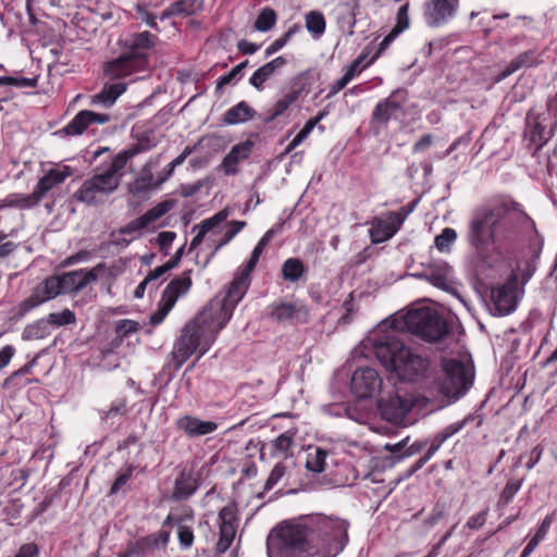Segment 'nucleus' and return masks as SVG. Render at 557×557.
<instances>
[{
    "label": "nucleus",
    "mask_w": 557,
    "mask_h": 557,
    "mask_svg": "<svg viewBox=\"0 0 557 557\" xmlns=\"http://www.w3.org/2000/svg\"><path fill=\"white\" fill-rule=\"evenodd\" d=\"M346 535L342 522L315 517L284 520L267 537L268 557H312L342 550L341 537Z\"/></svg>",
    "instance_id": "nucleus-1"
},
{
    "label": "nucleus",
    "mask_w": 557,
    "mask_h": 557,
    "mask_svg": "<svg viewBox=\"0 0 557 557\" xmlns=\"http://www.w3.org/2000/svg\"><path fill=\"white\" fill-rule=\"evenodd\" d=\"M516 227L534 228V221L513 201H497L474 211L468 226V242L479 251L486 250L497 237H506Z\"/></svg>",
    "instance_id": "nucleus-2"
},
{
    "label": "nucleus",
    "mask_w": 557,
    "mask_h": 557,
    "mask_svg": "<svg viewBox=\"0 0 557 557\" xmlns=\"http://www.w3.org/2000/svg\"><path fill=\"white\" fill-rule=\"evenodd\" d=\"M223 327L218 325L214 315L203 308L191 321L184 325L180 336L174 342L171 356L175 367L181 368L196 351L200 356L205 355Z\"/></svg>",
    "instance_id": "nucleus-3"
},
{
    "label": "nucleus",
    "mask_w": 557,
    "mask_h": 557,
    "mask_svg": "<svg viewBox=\"0 0 557 557\" xmlns=\"http://www.w3.org/2000/svg\"><path fill=\"white\" fill-rule=\"evenodd\" d=\"M374 354L384 368L403 382L419 380L429 367L426 359L389 334L374 344Z\"/></svg>",
    "instance_id": "nucleus-4"
},
{
    "label": "nucleus",
    "mask_w": 557,
    "mask_h": 557,
    "mask_svg": "<svg viewBox=\"0 0 557 557\" xmlns=\"http://www.w3.org/2000/svg\"><path fill=\"white\" fill-rule=\"evenodd\" d=\"M393 326L399 331L407 330L430 343L438 342L449 333L446 320L435 310L426 307L409 310L396 318Z\"/></svg>",
    "instance_id": "nucleus-5"
},
{
    "label": "nucleus",
    "mask_w": 557,
    "mask_h": 557,
    "mask_svg": "<svg viewBox=\"0 0 557 557\" xmlns=\"http://www.w3.org/2000/svg\"><path fill=\"white\" fill-rule=\"evenodd\" d=\"M249 270L242 268L231 282L225 296L214 298L205 307L218 320V325L225 326L232 318L237 304L244 298L250 284Z\"/></svg>",
    "instance_id": "nucleus-6"
},
{
    "label": "nucleus",
    "mask_w": 557,
    "mask_h": 557,
    "mask_svg": "<svg viewBox=\"0 0 557 557\" xmlns=\"http://www.w3.org/2000/svg\"><path fill=\"white\" fill-rule=\"evenodd\" d=\"M117 188V180L102 171L85 180L73 196L77 201L87 206H98L103 203Z\"/></svg>",
    "instance_id": "nucleus-7"
},
{
    "label": "nucleus",
    "mask_w": 557,
    "mask_h": 557,
    "mask_svg": "<svg viewBox=\"0 0 557 557\" xmlns=\"http://www.w3.org/2000/svg\"><path fill=\"white\" fill-rule=\"evenodd\" d=\"M64 294L63 282L61 275H53L47 277L44 282L38 284L29 297L25 298L13 310V318L16 320L22 319L30 310L39 307L48 300H51Z\"/></svg>",
    "instance_id": "nucleus-8"
},
{
    "label": "nucleus",
    "mask_w": 557,
    "mask_h": 557,
    "mask_svg": "<svg viewBox=\"0 0 557 557\" xmlns=\"http://www.w3.org/2000/svg\"><path fill=\"white\" fill-rule=\"evenodd\" d=\"M190 273L191 270L185 271L181 276L171 281L165 287L158 311L150 317V323L152 325L160 324L172 310L178 297L188 292L191 286Z\"/></svg>",
    "instance_id": "nucleus-9"
},
{
    "label": "nucleus",
    "mask_w": 557,
    "mask_h": 557,
    "mask_svg": "<svg viewBox=\"0 0 557 557\" xmlns=\"http://www.w3.org/2000/svg\"><path fill=\"white\" fill-rule=\"evenodd\" d=\"M408 91L399 88L376 103L372 111L371 123L379 126H386L392 119L398 114H406L405 104L408 102Z\"/></svg>",
    "instance_id": "nucleus-10"
},
{
    "label": "nucleus",
    "mask_w": 557,
    "mask_h": 557,
    "mask_svg": "<svg viewBox=\"0 0 557 557\" xmlns=\"http://www.w3.org/2000/svg\"><path fill=\"white\" fill-rule=\"evenodd\" d=\"M383 381L377 371L372 368L357 369L350 381L351 392L358 398L373 397L382 387Z\"/></svg>",
    "instance_id": "nucleus-11"
},
{
    "label": "nucleus",
    "mask_w": 557,
    "mask_h": 557,
    "mask_svg": "<svg viewBox=\"0 0 557 557\" xmlns=\"http://www.w3.org/2000/svg\"><path fill=\"white\" fill-rule=\"evenodd\" d=\"M412 406L413 403L410 398L399 394L382 397L377 401L381 417L395 424H401L404 422Z\"/></svg>",
    "instance_id": "nucleus-12"
},
{
    "label": "nucleus",
    "mask_w": 557,
    "mask_h": 557,
    "mask_svg": "<svg viewBox=\"0 0 557 557\" xmlns=\"http://www.w3.org/2000/svg\"><path fill=\"white\" fill-rule=\"evenodd\" d=\"M157 37L149 32H141L132 35L128 39L123 41V52L129 58L135 60L137 64L147 67L148 57L147 50L156 45Z\"/></svg>",
    "instance_id": "nucleus-13"
},
{
    "label": "nucleus",
    "mask_w": 557,
    "mask_h": 557,
    "mask_svg": "<svg viewBox=\"0 0 557 557\" xmlns=\"http://www.w3.org/2000/svg\"><path fill=\"white\" fill-rule=\"evenodd\" d=\"M74 174V170L64 164L55 165L54 168L46 171L42 177L39 178L37 185L33 190V202H40V200L55 186L65 182V180Z\"/></svg>",
    "instance_id": "nucleus-14"
},
{
    "label": "nucleus",
    "mask_w": 557,
    "mask_h": 557,
    "mask_svg": "<svg viewBox=\"0 0 557 557\" xmlns=\"http://www.w3.org/2000/svg\"><path fill=\"white\" fill-rule=\"evenodd\" d=\"M104 271V264L98 263L92 269H79L61 274L64 294L78 293L90 283L98 280L101 272Z\"/></svg>",
    "instance_id": "nucleus-15"
},
{
    "label": "nucleus",
    "mask_w": 557,
    "mask_h": 557,
    "mask_svg": "<svg viewBox=\"0 0 557 557\" xmlns=\"http://www.w3.org/2000/svg\"><path fill=\"white\" fill-rule=\"evenodd\" d=\"M270 317L278 323H304L308 320V308L298 301L273 302L270 307Z\"/></svg>",
    "instance_id": "nucleus-16"
},
{
    "label": "nucleus",
    "mask_w": 557,
    "mask_h": 557,
    "mask_svg": "<svg viewBox=\"0 0 557 557\" xmlns=\"http://www.w3.org/2000/svg\"><path fill=\"white\" fill-rule=\"evenodd\" d=\"M459 0H430L424 5V17L429 26L435 27L454 16Z\"/></svg>",
    "instance_id": "nucleus-17"
},
{
    "label": "nucleus",
    "mask_w": 557,
    "mask_h": 557,
    "mask_svg": "<svg viewBox=\"0 0 557 557\" xmlns=\"http://www.w3.org/2000/svg\"><path fill=\"white\" fill-rule=\"evenodd\" d=\"M110 121V115L107 113H96L89 110L79 111L73 120L58 132L66 136L82 135L91 124H106Z\"/></svg>",
    "instance_id": "nucleus-18"
},
{
    "label": "nucleus",
    "mask_w": 557,
    "mask_h": 557,
    "mask_svg": "<svg viewBox=\"0 0 557 557\" xmlns=\"http://www.w3.org/2000/svg\"><path fill=\"white\" fill-rule=\"evenodd\" d=\"M446 381L445 385L451 388L454 394H463L471 385V379L462 362L448 360L445 362Z\"/></svg>",
    "instance_id": "nucleus-19"
},
{
    "label": "nucleus",
    "mask_w": 557,
    "mask_h": 557,
    "mask_svg": "<svg viewBox=\"0 0 557 557\" xmlns=\"http://www.w3.org/2000/svg\"><path fill=\"white\" fill-rule=\"evenodd\" d=\"M146 67L137 64L135 60L122 52L120 57L107 62L103 66L104 75L110 79L127 77L134 73L141 72Z\"/></svg>",
    "instance_id": "nucleus-20"
},
{
    "label": "nucleus",
    "mask_w": 557,
    "mask_h": 557,
    "mask_svg": "<svg viewBox=\"0 0 557 557\" xmlns=\"http://www.w3.org/2000/svg\"><path fill=\"white\" fill-rule=\"evenodd\" d=\"M492 300L499 314H508L516 309L517 295L513 283H507L492 289Z\"/></svg>",
    "instance_id": "nucleus-21"
},
{
    "label": "nucleus",
    "mask_w": 557,
    "mask_h": 557,
    "mask_svg": "<svg viewBox=\"0 0 557 557\" xmlns=\"http://www.w3.org/2000/svg\"><path fill=\"white\" fill-rule=\"evenodd\" d=\"M253 143L246 140L232 147L231 151L223 158L220 168L225 175H234L238 172V164L246 160L252 150Z\"/></svg>",
    "instance_id": "nucleus-22"
},
{
    "label": "nucleus",
    "mask_w": 557,
    "mask_h": 557,
    "mask_svg": "<svg viewBox=\"0 0 557 557\" xmlns=\"http://www.w3.org/2000/svg\"><path fill=\"white\" fill-rule=\"evenodd\" d=\"M157 166V162L148 161L144 164L141 168L138 176L128 184V191L133 196H141L143 194L147 193L149 189H151L156 185V182L153 180V169Z\"/></svg>",
    "instance_id": "nucleus-23"
},
{
    "label": "nucleus",
    "mask_w": 557,
    "mask_h": 557,
    "mask_svg": "<svg viewBox=\"0 0 557 557\" xmlns=\"http://www.w3.org/2000/svg\"><path fill=\"white\" fill-rule=\"evenodd\" d=\"M198 482L193 470L184 468L175 480L172 497L175 500H185L196 492Z\"/></svg>",
    "instance_id": "nucleus-24"
},
{
    "label": "nucleus",
    "mask_w": 557,
    "mask_h": 557,
    "mask_svg": "<svg viewBox=\"0 0 557 557\" xmlns=\"http://www.w3.org/2000/svg\"><path fill=\"white\" fill-rule=\"evenodd\" d=\"M178 428L189 436H202L214 432L218 424L213 421H202L194 417H184L177 422Z\"/></svg>",
    "instance_id": "nucleus-25"
},
{
    "label": "nucleus",
    "mask_w": 557,
    "mask_h": 557,
    "mask_svg": "<svg viewBox=\"0 0 557 557\" xmlns=\"http://www.w3.org/2000/svg\"><path fill=\"white\" fill-rule=\"evenodd\" d=\"M125 90V83L106 84L99 94L91 96L90 104L104 108L111 107Z\"/></svg>",
    "instance_id": "nucleus-26"
},
{
    "label": "nucleus",
    "mask_w": 557,
    "mask_h": 557,
    "mask_svg": "<svg viewBox=\"0 0 557 557\" xmlns=\"http://www.w3.org/2000/svg\"><path fill=\"white\" fill-rule=\"evenodd\" d=\"M287 63L283 57H277L272 61L260 66L250 77L249 83L257 89H261L263 84L272 77L276 71L282 69Z\"/></svg>",
    "instance_id": "nucleus-27"
},
{
    "label": "nucleus",
    "mask_w": 557,
    "mask_h": 557,
    "mask_svg": "<svg viewBox=\"0 0 557 557\" xmlns=\"http://www.w3.org/2000/svg\"><path fill=\"white\" fill-rule=\"evenodd\" d=\"M426 280L434 286L448 289L451 283V268L446 262L432 264L425 272Z\"/></svg>",
    "instance_id": "nucleus-28"
},
{
    "label": "nucleus",
    "mask_w": 557,
    "mask_h": 557,
    "mask_svg": "<svg viewBox=\"0 0 557 557\" xmlns=\"http://www.w3.org/2000/svg\"><path fill=\"white\" fill-rule=\"evenodd\" d=\"M141 151L139 147H135L128 150L119 152L113 159L110 165L103 170L107 175H111L117 180V186H120L123 177V171L129 159L135 157Z\"/></svg>",
    "instance_id": "nucleus-29"
},
{
    "label": "nucleus",
    "mask_w": 557,
    "mask_h": 557,
    "mask_svg": "<svg viewBox=\"0 0 557 557\" xmlns=\"http://www.w3.org/2000/svg\"><path fill=\"white\" fill-rule=\"evenodd\" d=\"M255 115L256 111L246 101H240L223 114V122L227 125H235L250 121Z\"/></svg>",
    "instance_id": "nucleus-30"
},
{
    "label": "nucleus",
    "mask_w": 557,
    "mask_h": 557,
    "mask_svg": "<svg viewBox=\"0 0 557 557\" xmlns=\"http://www.w3.org/2000/svg\"><path fill=\"white\" fill-rule=\"evenodd\" d=\"M296 431L293 429L280 434L272 442V455L283 457L284 459L292 456V448L295 445Z\"/></svg>",
    "instance_id": "nucleus-31"
},
{
    "label": "nucleus",
    "mask_w": 557,
    "mask_h": 557,
    "mask_svg": "<svg viewBox=\"0 0 557 557\" xmlns=\"http://www.w3.org/2000/svg\"><path fill=\"white\" fill-rule=\"evenodd\" d=\"M539 64V59L535 55L534 51L529 50L521 54H519L517 58H515L507 67L499 74V79H505L506 77L510 76L515 72H517L520 69L523 67H532Z\"/></svg>",
    "instance_id": "nucleus-32"
},
{
    "label": "nucleus",
    "mask_w": 557,
    "mask_h": 557,
    "mask_svg": "<svg viewBox=\"0 0 557 557\" xmlns=\"http://www.w3.org/2000/svg\"><path fill=\"white\" fill-rule=\"evenodd\" d=\"M329 453L321 447H314L307 454L306 469L313 473H322L325 470V460Z\"/></svg>",
    "instance_id": "nucleus-33"
},
{
    "label": "nucleus",
    "mask_w": 557,
    "mask_h": 557,
    "mask_svg": "<svg viewBox=\"0 0 557 557\" xmlns=\"http://www.w3.org/2000/svg\"><path fill=\"white\" fill-rule=\"evenodd\" d=\"M50 334V327L46 319H39L25 326L22 333L24 341L41 339Z\"/></svg>",
    "instance_id": "nucleus-34"
},
{
    "label": "nucleus",
    "mask_w": 557,
    "mask_h": 557,
    "mask_svg": "<svg viewBox=\"0 0 557 557\" xmlns=\"http://www.w3.org/2000/svg\"><path fill=\"white\" fill-rule=\"evenodd\" d=\"M235 534V523H220V539L216 543V552L220 554L225 553L234 541Z\"/></svg>",
    "instance_id": "nucleus-35"
},
{
    "label": "nucleus",
    "mask_w": 557,
    "mask_h": 557,
    "mask_svg": "<svg viewBox=\"0 0 557 557\" xmlns=\"http://www.w3.org/2000/svg\"><path fill=\"white\" fill-rule=\"evenodd\" d=\"M305 268L302 262L296 258L287 259L282 267V274L286 281L296 282L304 274Z\"/></svg>",
    "instance_id": "nucleus-36"
},
{
    "label": "nucleus",
    "mask_w": 557,
    "mask_h": 557,
    "mask_svg": "<svg viewBox=\"0 0 557 557\" xmlns=\"http://www.w3.org/2000/svg\"><path fill=\"white\" fill-rule=\"evenodd\" d=\"M173 206L174 203L171 200L162 201L154 206L153 208L149 209L140 218L148 227L151 223L166 214L173 208Z\"/></svg>",
    "instance_id": "nucleus-37"
},
{
    "label": "nucleus",
    "mask_w": 557,
    "mask_h": 557,
    "mask_svg": "<svg viewBox=\"0 0 557 557\" xmlns=\"http://www.w3.org/2000/svg\"><path fill=\"white\" fill-rule=\"evenodd\" d=\"M306 27L315 36H321L325 30V18L319 11H310L306 14Z\"/></svg>",
    "instance_id": "nucleus-38"
},
{
    "label": "nucleus",
    "mask_w": 557,
    "mask_h": 557,
    "mask_svg": "<svg viewBox=\"0 0 557 557\" xmlns=\"http://www.w3.org/2000/svg\"><path fill=\"white\" fill-rule=\"evenodd\" d=\"M49 326L60 327L76 322L75 313L70 309H64L61 312L49 313L46 318Z\"/></svg>",
    "instance_id": "nucleus-39"
},
{
    "label": "nucleus",
    "mask_w": 557,
    "mask_h": 557,
    "mask_svg": "<svg viewBox=\"0 0 557 557\" xmlns=\"http://www.w3.org/2000/svg\"><path fill=\"white\" fill-rule=\"evenodd\" d=\"M246 226L245 221H232L230 223V228L224 233L221 240L215 246L214 250L211 252L209 259L207 260V263L211 258L214 257V255L226 244H228L244 227Z\"/></svg>",
    "instance_id": "nucleus-40"
},
{
    "label": "nucleus",
    "mask_w": 557,
    "mask_h": 557,
    "mask_svg": "<svg viewBox=\"0 0 557 557\" xmlns=\"http://www.w3.org/2000/svg\"><path fill=\"white\" fill-rule=\"evenodd\" d=\"M275 22L276 14L274 10L265 8L259 13L255 22V28L259 32H268L275 25Z\"/></svg>",
    "instance_id": "nucleus-41"
},
{
    "label": "nucleus",
    "mask_w": 557,
    "mask_h": 557,
    "mask_svg": "<svg viewBox=\"0 0 557 557\" xmlns=\"http://www.w3.org/2000/svg\"><path fill=\"white\" fill-rule=\"evenodd\" d=\"M272 236H273L272 230H269L268 232H265V234L262 236V238L258 242L257 246L252 250V253H251L247 264L244 267L245 269L252 271L256 268L263 249L265 248V246L268 245V243L270 242Z\"/></svg>",
    "instance_id": "nucleus-42"
},
{
    "label": "nucleus",
    "mask_w": 557,
    "mask_h": 557,
    "mask_svg": "<svg viewBox=\"0 0 557 557\" xmlns=\"http://www.w3.org/2000/svg\"><path fill=\"white\" fill-rule=\"evenodd\" d=\"M548 528H549V522L547 521V519H545L542 522V524L539 528V530L536 531V533L534 534V536L530 540V542L524 547L523 552L521 553V557H529L533 553V550L536 548V546L546 536Z\"/></svg>",
    "instance_id": "nucleus-43"
},
{
    "label": "nucleus",
    "mask_w": 557,
    "mask_h": 557,
    "mask_svg": "<svg viewBox=\"0 0 557 557\" xmlns=\"http://www.w3.org/2000/svg\"><path fill=\"white\" fill-rule=\"evenodd\" d=\"M170 5L172 8L174 16L191 15L199 8V4L196 2V0H177L171 3Z\"/></svg>",
    "instance_id": "nucleus-44"
},
{
    "label": "nucleus",
    "mask_w": 557,
    "mask_h": 557,
    "mask_svg": "<svg viewBox=\"0 0 557 557\" xmlns=\"http://www.w3.org/2000/svg\"><path fill=\"white\" fill-rule=\"evenodd\" d=\"M409 4L401 5L397 12V22L394 28L389 32L391 38H396L401 32L409 27Z\"/></svg>",
    "instance_id": "nucleus-45"
},
{
    "label": "nucleus",
    "mask_w": 557,
    "mask_h": 557,
    "mask_svg": "<svg viewBox=\"0 0 557 557\" xmlns=\"http://www.w3.org/2000/svg\"><path fill=\"white\" fill-rule=\"evenodd\" d=\"M230 215V211L227 208L222 209L221 211L216 212L214 215H212L209 219L203 220L200 224L195 225L194 230L200 228L206 234L214 228L216 225L225 221Z\"/></svg>",
    "instance_id": "nucleus-46"
},
{
    "label": "nucleus",
    "mask_w": 557,
    "mask_h": 557,
    "mask_svg": "<svg viewBox=\"0 0 557 557\" xmlns=\"http://www.w3.org/2000/svg\"><path fill=\"white\" fill-rule=\"evenodd\" d=\"M409 211H406L404 208L398 212H391L386 219L380 220L395 234L407 219Z\"/></svg>",
    "instance_id": "nucleus-47"
},
{
    "label": "nucleus",
    "mask_w": 557,
    "mask_h": 557,
    "mask_svg": "<svg viewBox=\"0 0 557 557\" xmlns=\"http://www.w3.org/2000/svg\"><path fill=\"white\" fill-rule=\"evenodd\" d=\"M370 235L373 243H382L391 238L394 233L380 220L375 221L370 230Z\"/></svg>",
    "instance_id": "nucleus-48"
},
{
    "label": "nucleus",
    "mask_w": 557,
    "mask_h": 557,
    "mask_svg": "<svg viewBox=\"0 0 557 557\" xmlns=\"http://www.w3.org/2000/svg\"><path fill=\"white\" fill-rule=\"evenodd\" d=\"M138 326L139 324L133 320H120L115 326V333L119 339L114 345L119 346L123 337L127 336L131 333L137 332Z\"/></svg>",
    "instance_id": "nucleus-49"
},
{
    "label": "nucleus",
    "mask_w": 557,
    "mask_h": 557,
    "mask_svg": "<svg viewBox=\"0 0 557 557\" xmlns=\"http://www.w3.org/2000/svg\"><path fill=\"white\" fill-rule=\"evenodd\" d=\"M37 81L35 78L27 77H13V76H1L0 86H14L17 88L36 87Z\"/></svg>",
    "instance_id": "nucleus-50"
},
{
    "label": "nucleus",
    "mask_w": 557,
    "mask_h": 557,
    "mask_svg": "<svg viewBox=\"0 0 557 557\" xmlns=\"http://www.w3.org/2000/svg\"><path fill=\"white\" fill-rule=\"evenodd\" d=\"M446 516V507L444 504L437 503L429 513V516L424 519L423 524L430 529L438 524L441 520Z\"/></svg>",
    "instance_id": "nucleus-51"
},
{
    "label": "nucleus",
    "mask_w": 557,
    "mask_h": 557,
    "mask_svg": "<svg viewBox=\"0 0 557 557\" xmlns=\"http://www.w3.org/2000/svg\"><path fill=\"white\" fill-rule=\"evenodd\" d=\"M457 237L456 231L449 227H446L442 231L440 235L435 237V246L438 250L443 251L455 242Z\"/></svg>",
    "instance_id": "nucleus-52"
},
{
    "label": "nucleus",
    "mask_w": 557,
    "mask_h": 557,
    "mask_svg": "<svg viewBox=\"0 0 557 557\" xmlns=\"http://www.w3.org/2000/svg\"><path fill=\"white\" fill-rule=\"evenodd\" d=\"M132 475H133L132 468H127L123 472L119 473V475L116 476L115 481L113 482V484L111 486L110 493L117 494L120 492H125V487H126L128 481L131 480Z\"/></svg>",
    "instance_id": "nucleus-53"
},
{
    "label": "nucleus",
    "mask_w": 557,
    "mask_h": 557,
    "mask_svg": "<svg viewBox=\"0 0 557 557\" xmlns=\"http://www.w3.org/2000/svg\"><path fill=\"white\" fill-rule=\"evenodd\" d=\"M285 471H286V468L282 462L276 463L273 467V469L265 482V485H264L265 490L273 488L278 483V481L284 476Z\"/></svg>",
    "instance_id": "nucleus-54"
},
{
    "label": "nucleus",
    "mask_w": 557,
    "mask_h": 557,
    "mask_svg": "<svg viewBox=\"0 0 557 557\" xmlns=\"http://www.w3.org/2000/svg\"><path fill=\"white\" fill-rule=\"evenodd\" d=\"M295 99L296 96L294 94H289L285 96L283 99H280L273 108V113L271 114L270 120H274L278 115H281L295 101Z\"/></svg>",
    "instance_id": "nucleus-55"
},
{
    "label": "nucleus",
    "mask_w": 557,
    "mask_h": 557,
    "mask_svg": "<svg viewBox=\"0 0 557 557\" xmlns=\"http://www.w3.org/2000/svg\"><path fill=\"white\" fill-rule=\"evenodd\" d=\"M466 421H458L455 422L448 426H446L442 432H440L436 437L440 440V442H445L449 437H451L454 434L459 432L465 426Z\"/></svg>",
    "instance_id": "nucleus-56"
},
{
    "label": "nucleus",
    "mask_w": 557,
    "mask_h": 557,
    "mask_svg": "<svg viewBox=\"0 0 557 557\" xmlns=\"http://www.w3.org/2000/svg\"><path fill=\"white\" fill-rule=\"evenodd\" d=\"M175 238H176V234L174 232L164 231V232L159 233L157 243H158L160 249L166 253Z\"/></svg>",
    "instance_id": "nucleus-57"
},
{
    "label": "nucleus",
    "mask_w": 557,
    "mask_h": 557,
    "mask_svg": "<svg viewBox=\"0 0 557 557\" xmlns=\"http://www.w3.org/2000/svg\"><path fill=\"white\" fill-rule=\"evenodd\" d=\"M293 34V30L289 29L287 33H285L281 38L274 40L267 49H265V57H270L276 51L281 50L289 40L290 36Z\"/></svg>",
    "instance_id": "nucleus-58"
},
{
    "label": "nucleus",
    "mask_w": 557,
    "mask_h": 557,
    "mask_svg": "<svg viewBox=\"0 0 557 557\" xmlns=\"http://www.w3.org/2000/svg\"><path fill=\"white\" fill-rule=\"evenodd\" d=\"M487 510H483L470 517L466 523V528L478 530L486 522Z\"/></svg>",
    "instance_id": "nucleus-59"
},
{
    "label": "nucleus",
    "mask_w": 557,
    "mask_h": 557,
    "mask_svg": "<svg viewBox=\"0 0 557 557\" xmlns=\"http://www.w3.org/2000/svg\"><path fill=\"white\" fill-rule=\"evenodd\" d=\"M178 540L183 547H190L194 541L191 529L189 527H181L178 530Z\"/></svg>",
    "instance_id": "nucleus-60"
},
{
    "label": "nucleus",
    "mask_w": 557,
    "mask_h": 557,
    "mask_svg": "<svg viewBox=\"0 0 557 557\" xmlns=\"http://www.w3.org/2000/svg\"><path fill=\"white\" fill-rule=\"evenodd\" d=\"M33 193L29 195H15L14 199L11 201L13 206L20 207V208H32L37 206L39 202H33Z\"/></svg>",
    "instance_id": "nucleus-61"
},
{
    "label": "nucleus",
    "mask_w": 557,
    "mask_h": 557,
    "mask_svg": "<svg viewBox=\"0 0 557 557\" xmlns=\"http://www.w3.org/2000/svg\"><path fill=\"white\" fill-rule=\"evenodd\" d=\"M135 9L139 16L141 17V20L145 21L149 27L157 28V22L154 16L146 10L145 5L137 3Z\"/></svg>",
    "instance_id": "nucleus-62"
},
{
    "label": "nucleus",
    "mask_w": 557,
    "mask_h": 557,
    "mask_svg": "<svg viewBox=\"0 0 557 557\" xmlns=\"http://www.w3.org/2000/svg\"><path fill=\"white\" fill-rule=\"evenodd\" d=\"M433 144L431 134L423 135L412 147L413 152H422L428 150Z\"/></svg>",
    "instance_id": "nucleus-63"
},
{
    "label": "nucleus",
    "mask_w": 557,
    "mask_h": 557,
    "mask_svg": "<svg viewBox=\"0 0 557 557\" xmlns=\"http://www.w3.org/2000/svg\"><path fill=\"white\" fill-rule=\"evenodd\" d=\"M15 557H38V547L33 543L25 544L20 548Z\"/></svg>",
    "instance_id": "nucleus-64"
}]
</instances>
